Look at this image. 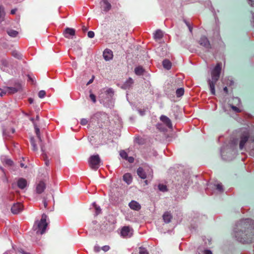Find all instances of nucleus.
Wrapping results in <instances>:
<instances>
[{
	"mask_svg": "<svg viewBox=\"0 0 254 254\" xmlns=\"http://www.w3.org/2000/svg\"><path fill=\"white\" fill-rule=\"evenodd\" d=\"M221 70V64H217L211 72V80L210 79L208 80L210 89L213 95H214L215 93V83L219 78Z\"/></svg>",
	"mask_w": 254,
	"mask_h": 254,
	"instance_id": "f257e3e1",
	"label": "nucleus"
},
{
	"mask_svg": "<svg viewBox=\"0 0 254 254\" xmlns=\"http://www.w3.org/2000/svg\"><path fill=\"white\" fill-rule=\"evenodd\" d=\"M48 217L45 214H43L40 221H35L33 226V229L36 231L37 234H43L45 232L48 223L47 222Z\"/></svg>",
	"mask_w": 254,
	"mask_h": 254,
	"instance_id": "f03ea898",
	"label": "nucleus"
},
{
	"mask_svg": "<svg viewBox=\"0 0 254 254\" xmlns=\"http://www.w3.org/2000/svg\"><path fill=\"white\" fill-rule=\"evenodd\" d=\"M234 235L238 241L242 243H251L254 240V236L251 235H248V233L246 234L243 231H234Z\"/></svg>",
	"mask_w": 254,
	"mask_h": 254,
	"instance_id": "7ed1b4c3",
	"label": "nucleus"
},
{
	"mask_svg": "<svg viewBox=\"0 0 254 254\" xmlns=\"http://www.w3.org/2000/svg\"><path fill=\"white\" fill-rule=\"evenodd\" d=\"M89 167L93 170H97L100 166L101 160L98 154L91 156L88 159Z\"/></svg>",
	"mask_w": 254,
	"mask_h": 254,
	"instance_id": "20e7f679",
	"label": "nucleus"
},
{
	"mask_svg": "<svg viewBox=\"0 0 254 254\" xmlns=\"http://www.w3.org/2000/svg\"><path fill=\"white\" fill-rule=\"evenodd\" d=\"M137 174L142 179H145L147 176L151 179L153 177L152 170L147 167H145L144 169L139 167L137 170Z\"/></svg>",
	"mask_w": 254,
	"mask_h": 254,
	"instance_id": "39448f33",
	"label": "nucleus"
},
{
	"mask_svg": "<svg viewBox=\"0 0 254 254\" xmlns=\"http://www.w3.org/2000/svg\"><path fill=\"white\" fill-rule=\"evenodd\" d=\"M133 230L128 226L124 227L121 230V236L124 238H129L133 235Z\"/></svg>",
	"mask_w": 254,
	"mask_h": 254,
	"instance_id": "423d86ee",
	"label": "nucleus"
},
{
	"mask_svg": "<svg viewBox=\"0 0 254 254\" xmlns=\"http://www.w3.org/2000/svg\"><path fill=\"white\" fill-rule=\"evenodd\" d=\"M22 88V86L20 83H17L14 85V87H6V91L9 94H13L18 91H20Z\"/></svg>",
	"mask_w": 254,
	"mask_h": 254,
	"instance_id": "0eeeda50",
	"label": "nucleus"
},
{
	"mask_svg": "<svg viewBox=\"0 0 254 254\" xmlns=\"http://www.w3.org/2000/svg\"><path fill=\"white\" fill-rule=\"evenodd\" d=\"M64 36L68 39L72 38L75 35V31L74 29L71 28H66L64 31Z\"/></svg>",
	"mask_w": 254,
	"mask_h": 254,
	"instance_id": "6e6552de",
	"label": "nucleus"
},
{
	"mask_svg": "<svg viewBox=\"0 0 254 254\" xmlns=\"http://www.w3.org/2000/svg\"><path fill=\"white\" fill-rule=\"evenodd\" d=\"M199 43L201 46L204 47L206 49H209L210 48V44L207 38L205 36H203L200 39Z\"/></svg>",
	"mask_w": 254,
	"mask_h": 254,
	"instance_id": "1a4fd4ad",
	"label": "nucleus"
},
{
	"mask_svg": "<svg viewBox=\"0 0 254 254\" xmlns=\"http://www.w3.org/2000/svg\"><path fill=\"white\" fill-rule=\"evenodd\" d=\"M23 209V206L20 203H17L14 204L11 208V212L13 214H18Z\"/></svg>",
	"mask_w": 254,
	"mask_h": 254,
	"instance_id": "9d476101",
	"label": "nucleus"
},
{
	"mask_svg": "<svg viewBox=\"0 0 254 254\" xmlns=\"http://www.w3.org/2000/svg\"><path fill=\"white\" fill-rule=\"evenodd\" d=\"M103 57L107 61L111 60L113 57L112 51L107 49L105 50L103 52Z\"/></svg>",
	"mask_w": 254,
	"mask_h": 254,
	"instance_id": "9b49d317",
	"label": "nucleus"
},
{
	"mask_svg": "<svg viewBox=\"0 0 254 254\" xmlns=\"http://www.w3.org/2000/svg\"><path fill=\"white\" fill-rule=\"evenodd\" d=\"M46 188V185L43 182H40L37 185L36 190L38 193H41Z\"/></svg>",
	"mask_w": 254,
	"mask_h": 254,
	"instance_id": "f8f14e48",
	"label": "nucleus"
},
{
	"mask_svg": "<svg viewBox=\"0 0 254 254\" xmlns=\"http://www.w3.org/2000/svg\"><path fill=\"white\" fill-rule=\"evenodd\" d=\"M160 120L163 122L168 127L172 128L171 120L166 116L162 115L160 117Z\"/></svg>",
	"mask_w": 254,
	"mask_h": 254,
	"instance_id": "ddd939ff",
	"label": "nucleus"
},
{
	"mask_svg": "<svg viewBox=\"0 0 254 254\" xmlns=\"http://www.w3.org/2000/svg\"><path fill=\"white\" fill-rule=\"evenodd\" d=\"M17 186L20 189H24L27 186V181L23 178H20L17 181Z\"/></svg>",
	"mask_w": 254,
	"mask_h": 254,
	"instance_id": "4468645a",
	"label": "nucleus"
},
{
	"mask_svg": "<svg viewBox=\"0 0 254 254\" xmlns=\"http://www.w3.org/2000/svg\"><path fill=\"white\" fill-rule=\"evenodd\" d=\"M101 5L105 11H109L111 8V4L107 0H102L101 2Z\"/></svg>",
	"mask_w": 254,
	"mask_h": 254,
	"instance_id": "2eb2a0df",
	"label": "nucleus"
},
{
	"mask_svg": "<svg viewBox=\"0 0 254 254\" xmlns=\"http://www.w3.org/2000/svg\"><path fill=\"white\" fill-rule=\"evenodd\" d=\"M129 207L134 210H139L140 208V205L136 201L132 200L128 204Z\"/></svg>",
	"mask_w": 254,
	"mask_h": 254,
	"instance_id": "dca6fc26",
	"label": "nucleus"
},
{
	"mask_svg": "<svg viewBox=\"0 0 254 254\" xmlns=\"http://www.w3.org/2000/svg\"><path fill=\"white\" fill-rule=\"evenodd\" d=\"M249 137L248 133H246L244 134L241 139L240 143V148L241 149H243L244 146L246 142L247 141Z\"/></svg>",
	"mask_w": 254,
	"mask_h": 254,
	"instance_id": "f3484780",
	"label": "nucleus"
},
{
	"mask_svg": "<svg viewBox=\"0 0 254 254\" xmlns=\"http://www.w3.org/2000/svg\"><path fill=\"white\" fill-rule=\"evenodd\" d=\"M172 218V216L171 214V213H169V212H165L163 215V219L164 220V221L166 223L170 222Z\"/></svg>",
	"mask_w": 254,
	"mask_h": 254,
	"instance_id": "a211bd4d",
	"label": "nucleus"
},
{
	"mask_svg": "<svg viewBox=\"0 0 254 254\" xmlns=\"http://www.w3.org/2000/svg\"><path fill=\"white\" fill-rule=\"evenodd\" d=\"M8 65V63L6 60H2L0 62V68L3 71L7 70V67Z\"/></svg>",
	"mask_w": 254,
	"mask_h": 254,
	"instance_id": "6ab92c4d",
	"label": "nucleus"
},
{
	"mask_svg": "<svg viewBox=\"0 0 254 254\" xmlns=\"http://www.w3.org/2000/svg\"><path fill=\"white\" fill-rule=\"evenodd\" d=\"M123 179L128 185L132 182V177L129 173L125 174L123 176Z\"/></svg>",
	"mask_w": 254,
	"mask_h": 254,
	"instance_id": "aec40b11",
	"label": "nucleus"
},
{
	"mask_svg": "<svg viewBox=\"0 0 254 254\" xmlns=\"http://www.w3.org/2000/svg\"><path fill=\"white\" fill-rule=\"evenodd\" d=\"M163 34L162 31L160 30H158L154 33V39L157 41L160 40L163 37Z\"/></svg>",
	"mask_w": 254,
	"mask_h": 254,
	"instance_id": "412c9836",
	"label": "nucleus"
},
{
	"mask_svg": "<svg viewBox=\"0 0 254 254\" xmlns=\"http://www.w3.org/2000/svg\"><path fill=\"white\" fill-rule=\"evenodd\" d=\"M144 72V69L141 66H137L134 69V72L137 75H142Z\"/></svg>",
	"mask_w": 254,
	"mask_h": 254,
	"instance_id": "4be33fe9",
	"label": "nucleus"
},
{
	"mask_svg": "<svg viewBox=\"0 0 254 254\" xmlns=\"http://www.w3.org/2000/svg\"><path fill=\"white\" fill-rule=\"evenodd\" d=\"M163 65L165 68L169 69L171 67V63L169 60H165L163 62Z\"/></svg>",
	"mask_w": 254,
	"mask_h": 254,
	"instance_id": "5701e85b",
	"label": "nucleus"
},
{
	"mask_svg": "<svg viewBox=\"0 0 254 254\" xmlns=\"http://www.w3.org/2000/svg\"><path fill=\"white\" fill-rule=\"evenodd\" d=\"M5 15V12L4 8L2 6H0V22L2 21L4 19Z\"/></svg>",
	"mask_w": 254,
	"mask_h": 254,
	"instance_id": "b1692460",
	"label": "nucleus"
},
{
	"mask_svg": "<svg viewBox=\"0 0 254 254\" xmlns=\"http://www.w3.org/2000/svg\"><path fill=\"white\" fill-rule=\"evenodd\" d=\"M176 96L178 97L182 96L184 94V89L183 88H178L176 92Z\"/></svg>",
	"mask_w": 254,
	"mask_h": 254,
	"instance_id": "393cba45",
	"label": "nucleus"
},
{
	"mask_svg": "<svg viewBox=\"0 0 254 254\" xmlns=\"http://www.w3.org/2000/svg\"><path fill=\"white\" fill-rule=\"evenodd\" d=\"M7 34L12 37H15L18 35V32L14 30H9L7 31Z\"/></svg>",
	"mask_w": 254,
	"mask_h": 254,
	"instance_id": "a878e982",
	"label": "nucleus"
},
{
	"mask_svg": "<svg viewBox=\"0 0 254 254\" xmlns=\"http://www.w3.org/2000/svg\"><path fill=\"white\" fill-rule=\"evenodd\" d=\"M133 83V80L131 78H129L127 81L125 83L124 86L126 87H130Z\"/></svg>",
	"mask_w": 254,
	"mask_h": 254,
	"instance_id": "bb28decb",
	"label": "nucleus"
},
{
	"mask_svg": "<svg viewBox=\"0 0 254 254\" xmlns=\"http://www.w3.org/2000/svg\"><path fill=\"white\" fill-rule=\"evenodd\" d=\"M93 206L95 209V213L96 215H98L101 213V209L100 206L97 205L95 202L93 203Z\"/></svg>",
	"mask_w": 254,
	"mask_h": 254,
	"instance_id": "cd10ccee",
	"label": "nucleus"
},
{
	"mask_svg": "<svg viewBox=\"0 0 254 254\" xmlns=\"http://www.w3.org/2000/svg\"><path fill=\"white\" fill-rule=\"evenodd\" d=\"M31 143L32 146L33 147V150L34 151H37L38 148H37L36 144L35 142L34 139L33 137H32L31 138Z\"/></svg>",
	"mask_w": 254,
	"mask_h": 254,
	"instance_id": "c85d7f7f",
	"label": "nucleus"
},
{
	"mask_svg": "<svg viewBox=\"0 0 254 254\" xmlns=\"http://www.w3.org/2000/svg\"><path fill=\"white\" fill-rule=\"evenodd\" d=\"M35 129L36 134L37 135V137L39 139V140L40 142H42V139H41V136H40V129H39V128L35 126Z\"/></svg>",
	"mask_w": 254,
	"mask_h": 254,
	"instance_id": "c756f323",
	"label": "nucleus"
},
{
	"mask_svg": "<svg viewBox=\"0 0 254 254\" xmlns=\"http://www.w3.org/2000/svg\"><path fill=\"white\" fill-rule=\"evenodd\" d=\"M120 155L121 156L122 158L126 159L127 157V154L126 152H125L124 150H122L120 151Z\"/></svg>",
	"mask_w": 254,
	"mask_h": 254,
	"instance_id": "7c9ffc66",
	"label": "nucleus"
},
{
	"mask_svg": "<svg viewBox=\"0 0 254 254\" xmlns=\"http://www.w3.org/2000/svg\"><path fill=\"white\" fill-rule=\"evenodd\" d=\"M158 189L162 191H166L167 190V187L165 185L160 184L158 185Z\"/></svg>",
	"mask_w": 254,
	"mask_h": 254,
	"instance_id": "2f4dec72",
	"label": "nucleus"
},
{
	"mask_svg": "<svg viewBox=\"0 0 254 254\" xmlns=\"http://www.w3.org/2000/svg\"><path fill=\"white\" fill-rule=\"evenodd\" d=\"M90 95H89V97H90V99L91 100V101L94 103H95L96 102V96H95V95L94 94H93V93H91V91H90Z\"/></svg>",
	"mask_w": 254,
	"mask_h": 254,
	"instance_id": "473e14b6",
	"label": "nucleus"
},
{
	"mask_svg": "<svg viewBox=\"0 0 254 254\" xmlns=\"http://www.w3.org/2000/svg\"><path fill=\"white\" fill-rule=\"evenodd\" d=\"M139 254H149L148 251L143 248H139Z\"/></svg>",
	"mask_w": 254,
	"mask_h": 254,
	"instance_id": "72a5a7b5",
	"label": "nucleus"
},
{
	"mask_svg": "<svg viewBox=\"0 0 254 254\" xmlns=\"http://www.w3.org/2000/svg\"><path fill=\"white\" fill-rule=\"evenodd\" d=\"M46 95V92L44 90H40L38 93V96L40 98H44Z\"/></svg>",
	"mask_w": 254,
	"mask_h": 254,
	"instance_id": "f704fd0d",
	"label": "nucleus"
},
{
	"mask_svg": "<svg viewBox=\"0 0 254 254\" xmlns=\"http://www.w3.org/2000/svg\"><path fill=\"white\" fill-rule=\"evenodd\" d=\"M231 107L235 112L239 113L241 112V110L238 107H237L234 105H231Z\"/></svg>",
	"mask_w": 254,
	"mask_h": 254,
	"instance_id": "c9c22d12",
	"label": "nucleus"
},
{
	"mask_svg": "<svg viewBox=\"0 0 254 254\" xmlns=\"http://www.w3.org/2000/svg\"><path fill=\"white\" fill-rule=\"evenodd\" d=\"M216 189L220 192H222L223 191V187L221 184H218L216 185Z\"/></svg>",
	"mask_w": 254,
	"mask_h": 254,
	"instance_id": "e433bc0d",
	"label": "nucleus"
},
{
	"mask_svg": "<svg viewBox=\"0 0 254 254\" xmlns=\"http://www.w3.org/2000/svg\"><path fill=\"white\" fill-rule=\"evenodd\" d=\"M198 254H212V253L210 250H205L201 252V254L199 253Z\"/></svg>",
	"mask_w": 254,
	"mask_h": 254,
	"instance_id": "4c0bfd02",
	"label": "nucleus"
},
{
	"mask_svg": "<svg viewBox=\"0 0 254 254\" xmlns=\"http://www.w3.org/2000/svg\"><path fill=\"white\" fill-rule=\"evenodd\" d=\"M88 123V121L86 119H82L80 121V124L82 125H86Z\"/></svg>",
	"mask_w": 254,
	"mask_h": 254,
	"instance_id": "58836bf2",
	"label": "nucleus"
},
{
	"mask_svg": "<svg viewBox=\"0 0 254 254\" xmlns=\"http://www.w3.org/2000/svg\"><path fill=\"white\" fill-rule=\"evenodd\" d=\"M94 32L90 31L88 32V36L90 38H92L94 37Z\"/></svg>",
	"mask_w": 254,
	"mask_h": 254,
	"instance_id": "ea45409f",
	"label": "nucleus"
},
{
	"mask_svg": "<svg viewBox=\"0 0 254 254\" xmlns=\"http://www.w3.org/2000/svg\"><path fill=\"white\" fill-rule=\"evenodd\" d=\"M102 250L104 252H107L110 250V247L109 246H104L102 248Z\"/></svg>",
	"mask_w": 254,
	"mask_h": 254,
	"instance_id": "a19ab883",
	"label": "nucleus"
},
{
	"mask_svg": "<svg viewBox=\"0 0 254 254\" xmlns=\"http://www.w3.org/2000/svg\"><path fill=\"white\" fill-rule=\"evenodd\" d=\"M186 24H187V25L188 26L189 29V30L190 32H192V27L191 26L190 24L187 21H186V20L185 21Z\"/></svg>",
	"mask_w": 254,
	"mask_h": 254,
	"instance_id": "79ce46f5",
	"label": "nucleus"
},
{
	"mask_svg": "<svg viewBox=\"0 0 254 254\" xmlns=\"http://www.w3.org/2000/svg\"><path fill=\"white\" fill-rule=\"evenodd\" d=\"M5 163L9 166L12 165L13 162L10 159H6L5 161Z\"/></svg>",
	"mask_w": 254,
	"mask_h": 254,
	"instance_id": "37998d69",
	"label": "nucleus"
},
{
	"mask_svg": "<svg viewBox=\"0 0 254 254\" xmlns=\"http://www.w3.org/2000/svg\"><path fill=\"white\" fill-rule=\"evenodd\" d=\"M0 96L1 97H2L4 95L6 94V93H7L6 91V87L4 88V91H2L1 90L0 91Z\"/></svg>",
	"mask_w": 254,
	"mask_h": 254,
	"instance_id": "c03bdc74",
	"label": "nucleus"
},
{
	"mask_svg": "<svg viewBox=\"0 0 254 254\" xmlns=\"http://www.w3.org/2000/svg\"><path fill=\"white\" fill-rule=\"evenodd\" d=\"M126 160L130 163H132L134 161V158L132 157H127Z\"/></svg>",
	"mask_w": 254,
	"mask_h": 254,
	"instance_id": "a18cd8bd",
	"label": "nucleus"
},
{
	"mask_svg": "<svg viewBox=\"0 0 254 254\" xmlns=\"http://www.w3.org/2000/svg\"><path fill=\"white\" fill-rule=\"evenodd\" d=\"M43 202L45 208H46L48 205V201H47L46 198H44L43 199Z\"/></svg>",
	"mask_w": 254,
	"mask_h": 254,
	"instance_id": "49530a36",
	"label": "nucleus"
},
{
	"mask_svg": "<svg viewBox=\"0 0 254 254\" xmlns=\"http://www.w3.org/2000/svg\"><path fill=\"white\" fill-rule=\"evenodd\" d=\"M94 76H92L91 79H90L89 80V81L87 83L86 85H88L92 83L93 82V80H94Z\"/></svg>",
	"mask_w": 254,
	"mask_h": 254,
	"instance_id": "de8ad7c7",
	"label": "nucleus"
},
{
	"mask_svg": "<svg viewBox=\"0 0 254 254\" xmlns=\"http://www.w3.org/2000/svg\"><path fill=\"white\" fill-rule=\"evenodd\" d=\"M12 55L13 56H14L17 58H19L20 57L19 54L18 53H16V52H13Z\"/></svg>",
	"mask_w": 254,
	"mask_h": 254,
	"instance_id": "09e8293b",
	"label": "nucleus"
},
{
	"mask_svg": "<svg viewBox=\"0 0 254 254\" xmlns=\"http://www.w3.org/2000/svg\"><path fill=\"white\" fill-rule=\"evenodd\" d=\"M94 250L96 252H99L100 251V248L98 246H95L94 248Z\"/></svg>",
	"mask_w": 254,
	"mask_h": 254,
	"instance_id": "8fccbe9b",
	"label": "nucleus"
},
{
	"mask_svg": "<svg viewBox=\"0 0 254 254\" xmlns=\"http://www.w3.org/2000/svg\"><path fill=\"white\" fill-rule=\"evenodd\" d=\"M107 92L109 94L111 93V94H113V91L112 89H109L107 90Z\"/></svg>",
	"mask_w": 254,
	"mask_h": 254,
	"instance_id": "3c124183",
	"label": "nucleus"
},
{
	"mask_svg": "<svg viewBox=\"0 0 254 254\" xmlns=\"http://www.w3.org/2000/svg\"><path fill=\"white\" fill-rule=\"evenodd\" d=\"M249 3L252 6H254V0H249Z\"/></svg>",
	"mask_w": 254,
	"mask_h": 254,
	"instance_id": "603ef678",
	"label": "nucleus"
},
{
	"mask_svg": "<svg viewBox=\"0 0 254 254\" xmlns=\"http://www.w3.org/2000/svg\"><path fill=\"white\" fill-rule=\"evenodd\" d=\"M82 29L84 32H85V31H87V30H88L87 27L85 26H83Z\"/></svg>",
	"mask_w": 254,
	"mask_h": 254,
	"instance_id": "864d4df0",
	"label": "nucleus"
},
{
	"mask_svg": "<svg viewBox=\"0 0 254 254\" xmlns=\"http://www.w3.org/2000/svg\"><path fill=\"white\" fill-rule=\"evenodd\" d=\"M17 9H12L10 11V13L11 14H14L15 13Z\"/></svg>",
	"mask_w": 254,
	"mask_h": 254,
	"instance_id": "5fc2aeb1",
	"label": "nucleus"
},
{
	"mask_svg": "<svg viewBox=\"0 0 254 254\" xmlns=\"http://www.w3.org/2000/svg\"><path fill=\"white\" fill-rule=\"evenodd\" d=\"M22 254H31L29 253H27V252H24V251L22 250L21 252H20Z\"/></svg>",
	"mask_w": 254,
	"mask_h": 254,
	"instance_id": "6e6d98bb",
	"label": "nucleus"
},
{
	"mask_svg": "<svg viewBox=\"0 0 254 254\" xmlns=\"http://www.w3.org/2000/svg\"><path fill=\"white\" fill-rule=\"evenodd\" d=\"M234 100L238 101L239 103L240 102V99L238 98H234Z\"/></svg>",
	"mask_w": 254,
	"mask_h": 254,
	"instance_id": "4d7b16f0",
	"label": "nucleus"
},
{
	"mask_svg": "<svg viewBox=\"0 0 254 254\" xmlns=\"http://www.w3.org/2000/svg\"><path fill=\"white\" fill-rule=\"evenodd\" d=\"M254 26V14L253 15V20H252V21Z\"/></svg>",
	"mask_w": 254,
	"mask_h": 254,
	"instance_id": "13d9d810",
	"label": "nucleus"
},
{
	"mask_svg": "<svg viewBox=\"0 0 254 254\" xmlns=\"http://www.w3.org/2000/svg\"><path fill=\"white\" fill-rule=\"evenodd\" d=\"M224 90L226 92H228L227 88L226 87H224Z\"/></svg>",
	"mask_w": 254,
	"mask_h": 254,
	"instance_id": "bf43d9fd",
	"label": "nucleus"
},
{
	"mask_svg": "<svg viewBox=\"0 0 254 254\" xmlns=\"http://www.w3.org/2000/svg\"><path fill=\"white\" fill-rule=\"evenodd\" d=\"M20 166H21V167H24V164H23V163H21V164H20Z\"/></svg>",
	"mask_w": 254,
	"mask_h": 254,
	"instance_id": "052dcab7",
	"label": "nucleus"
},
{
	"mask_svg": "<svg viewBox=\"0 0 254 254\" xmlns=\"http://www.w3.org/2000/svg\"><path fill=\"white\" fill-rule=\"evenodd\" d=\"M29 101H30V103H32L33 102V100L30 99H29Z\"/></svg>",
	"mask_w": 254,
	"mask_h": 254,
	"instance_id": "680f3d73",
	"label": "nucleus"
},
{
	"mask_svg": "<svg viewBox=\"0 0 254 254\" xmlns=\"http://www.w3.org/2000/svg\"><path fill=\"white\" fill-rule=\"evenodd\" d=\"M46 165L47 166H48L49 165V162H46Z\"/></svg>",
	"mask_w": 254,
	"mask_h": 254,
	"instance_id": "e2e57ef3",
	"label": "nucleus"
},
{
	"mask_svg": "<svg viewBox=\"0 0 254 254\" xmlns=\"http://www.w3.org/2000/svg\"><path fill=\"white\" fill-rule=\"evenodd\" d=\"M140 114H141V115H143V112H140Z\"/></svg>",
	"mask_w": 254,
	"mask_h": 254,
	"instance_id": "0e129e2a",
	"label": "nucleus"
},
{
	"mask_svg": "<svg viewBox=\"0 0 254 254\" xmlns=\"http://www.w3.org/2000/svg\"><path fill=\"white\" fill-rule=\"evenodd\" d=\"M41 150H42V151H43V146H41Z\"/></svg>",
	"mask_w": 254,
	"mask_h": 254,
	"instance_id": "69168bd1",
	"label": "nucleus"
},
{
	"mask_svg": "<svg viewBox=\"0 0 254 254\" xmlns=\"http://www.w3.org/2000/svg\"><path fill=\"white\" fill-rule=\"evenodd\" d=\"M145 184L147 185V181H146H146H145Z\"/></svg>",
	"mask_w": 254,
	"mask_h": 254,
	"instance_id": "338daca9",
	"label": "nucleus"
},
{
	"mask_svg": "<svg viewBox=\"0 0 254 254\" xmlns=\"http://www.w3.org/2000/svg\"><path fill=\"white\" fill-rule=\"evenodd\" d=\"M1 90V89L0 88V91Z\"/></svg>",
	"mask_w": 254,
	"mask_h": 254,
	"instance_id": "774afa93",
	"label": "nucleus"
}]
</instances>
